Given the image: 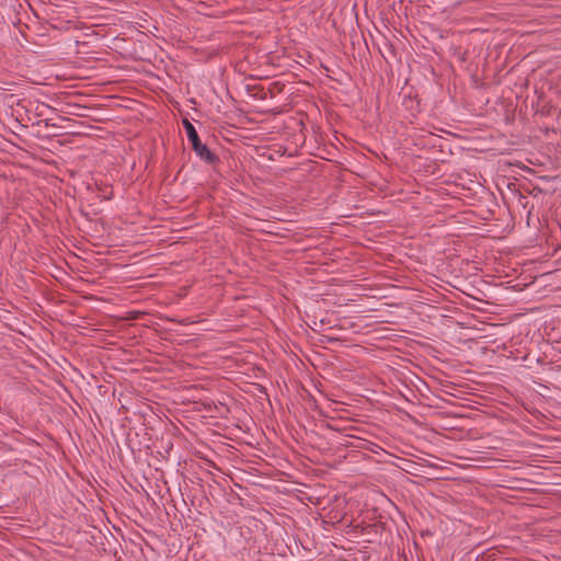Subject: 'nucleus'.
Wrapping results in <instances>:
<instances>
[{"instance_id":"obj_1","label":"nucleus","mask_w":561,"mask_h":561,"mask_svg":"<svg viewBox=\"0 0 561 561\" xmlns=\"http://www.w3.org/2000/svg\"><path fill=\"white\" fill-rule=\"evenodd\" d=\"M186 134L188 140L192 142V146L195 152L205 161H213L214 154L209 151V149L203 145L198 138L197 131L194 126L188 122L184 121Z\"/></svg>"},{"instance_id":"obj_2","label":"nucleus","mask_w":561,"mask_h":561,"mask_svg":"<svg viewBox=\"0 0 561 561\" xmlns=\"http://www.w3.org/2000/svg\"><path fill=\"white\" fill-rule=\"evenodd\" d=\"M304 393H301V397L305 398V394L309 397V405H314L317 408V400L307 391V388H302Z\"/></svg>"},{"instance_id":"obj_3","label":"nucleus","mask_w":561,"mask_h":561,"mask_svg":"<svg viewBox=\"0 0 561 561\" xmlns=\"http://www.w3.org/2000/svg\"><path fill=\"white\" fill-rule=\"evenodd\" d=\"M316 390L321 394V396H325L324 391H323V388H320V387H317Z\"/></svg>"},{"instance_id":"obj_4","label":"nucleus","mask_w":561,"mask_h":561,"mask_svg":"<svg viewBox=\"0 0 561 561\" xmlns=\"http://www.w3.org/2000/svg\"><path fill=\"white\" fill-rule=\"evenodd\" d=\"M260 390H261L262 392H265L266 388H265V387H262V388H260Z\"/></svg>"}]
</instances>
